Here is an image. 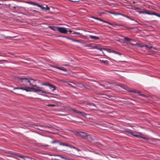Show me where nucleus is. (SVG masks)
Returning a JSON list of instances; mask_svg holds the SVG:
<instances>
[{"mask_svg": "<svg viewBox=\"0 0 160 160\" xmlns=\"http://www.w3.org/2000/svg\"><path fill=\"white\" fill-rule=\"evenodd\" d=\"M16 80L21 85L24 86H28L29 85L33 87L36 85H33L30 82L29 78H26L24 77H17Z\"/></svg>", "mask_w": 160, "mask_h": 160, "instance_id": "obj_1", "label": "nucleus"}, {"mask_svg": "<svg viewBox=\"0 0 160 160\" xmlns=\"http://www.w3.org/2000/svg\"><path fill=\"white\" fill-rule=\"evenodd\" d=\"M24 87H14L13 88V90L16 89L18 90H25L26 92H30L31 90L30 89H32L35 91L36 88L33 87L29 88L27 86H24Z\"/></svg>", "mask_w": 160, "mask_h": 160, "instance_id": "obj_2", "label": "nucleus"}, {"mask_svg": "<svg viewBox=\"0 0 160 160\" xmlns=\"http://www.w3.org/2000/svg\"><path fill=\"white\" fill-rule=\"evenodd\" d=\"M76 132L83 139H87L88 138H91L90 136L83 132L76 131Z\"/></svg>", "mask_w": 160, "mask_h": 160, "instance_id": "obj_3", "label": "nucleus"}, {"mask_svg": "<svg viewBox=\"0 0 160 160\" xmlns=\"http://www.w3.org/2000/svg\"><path fill=\"white\" fill-rule=\"evenodd\" d=\"M63 37L65 38L68 39L72 40V41L73 42H77L79 43H81L82 44H84L86 43L85 42H83L82 41L80 40L75 39L73 38H70L69 37H66L65 36Z\"/></svg>", "mask_w": 160, "mask_h": 160, "instance_id": "obj_4", "label": "nucleus"}, {"mask_svg": "<svg viewBox=\"0 0 160 160\" xmlns=\"http://www.w3.org/2000/svg\"><path fill=\"white\" fill-rule=\"evenodd\" d=\"M58 31H59L60 32L63 33H67L68 31L66 28H62L58 27H57Z\"/></svg>", "mask_w": 160, "mask_h": 160, "instance_id": "obj_5", "label": "nucleus"}, {"mask_svg": "<svg viewBox=\"0 0 160 160\" xmlns=\"http://www.w3.org/2000/svg\"><path fill=\"white\" fill-rule=\"evenodd\" d=\"M35 92H39L40 94H43V93H45L46 94H51V93L48 92H46V91H44L40 89H37L36 88V90H35Z\"/></svg>", "mask_w": 160, "mask_h": 160, "instance_id": "obj_6", "label": "nucleus"}, {"mask_svg": "<svg viewBox=\"0 0 160 160\" xmlns=\"http://www.w3.org/2000/svg\"><path fill=\"white\" fill-rule=\"evenodd\" d=\"M39 6L40 7H38L41 8L43 11H46L47 10H49L50 9V8L47 5H46L45 7H44L42 6L41 4H39Z\"/></svg>", "mask_w": 160, "mask_h": 160, "instance_id": "obj_7", "label": "nucleus"}, {"mask_svg": "<svg viewBox=\"0 0 160 160\" xmlns=\"http://www.w3.org/2000/svg\"><path fill=\"white\" fill-rule=\"evenodd\" d=\"M18 157L20 158H21L24 160H31V159L30 157L24 156L23 155L22 156H18Z\"/></svg>", "mask_w": 160, "mask_h": 160, "instance_id": "obj_8", "label": "nucleus"}, {"mask_svg": "<svg viewBox=\"0 0 160 160\" xmlns=\"http://www.w3.org/2000/svg\"><path fill=\"white\" fill-rule=\"evenodd\" d=\"M49 87V89L52 90L53 91L56 89V87L53 85L50 84Z\"/></svg>", "mask_w": 160, "mask_h": 160, "instance_id": "obj_9", "label": "nucleus"}, {"mask_svg": "<svg viewBox=\"0 0 160 160\" xmlns=\"http://www.w3.org/2000/svg\"><path fill=\"white\" fill-rule=\"evenodd\" d=\"M57 27H55L54 26H49L48 27V28H50L51 30L54 31H56V30H58V28Z\"/></svg>", "mask_w": 160, "mask_h": 160, "instance_id": "obj_10", "label": "nucleus"}, {"mask_svg": "<svg viewBox=\"0 0 160 160\" xmlns=\"http://www.w3.org/2000/svg\"><path fill=\"white\" fill-rule=\"evenodd\" d=\"M92 48L96 49H97L99 50H100V51H102V50H106V49H105V48H99L97 46H93Z\"/></svg>", "mask_w": 160, "mask_h": 160, "instance_id": "obj_11", "label": "nucleus"}, {"mask_svg": "<svg viewBox=\"0 0 160 160\" xmlns=\"http://www.w3.org/2000/svg\"><path fill=\"white\" fill-rule=\"evenodd\" d=\"M89 37L90 38L93 39L95 40H98L100 39V38L99 37H96L95 36L90 35Z\"/></svg>", "mask_w": 160, "mask_h": 160, "instance_id": "obj_12", "label": "nucleus"}, {"mask_svg": "<svg viewBox=\"0 0 160 160\" xmlns=\"http://www.w3.org/2000/svg\"><path fill=\"white\" fill-rule=\"evenodd\" d=\"M28 3L29 4H31L33 5L34 6L36 5L37 6L40 7L39 4L37 3H36L35 2H28Z\"/></svg>", "mask_w": 160, "mask_h": 160, "instance_id": "obj_13", "label": "nucleus"}, {"mask_svg": "<svg viewBox=\"0 0 160 160\" xmlns=\"http://www.w3.org/2000/svg\"><path fill=\"white\" fill-rule=\"evenodd\" d=\"M76 86L81 88H86L85 86L81 83H78L76 84Z\"/></svg>", "mask_w": 160, "mask_h": 160, "instance_id": "obj_14", "label": "nucleus"}, {"mask_svg": "<svg viewBox=\"0 0 160 160\" xmlns=\"http://www.w3.org/2000/svg\"><path fill=\"white\" fill-rule=\"evenodd\" d=\"M57 69H58L60 70H62V71H64L65 72L67 71V70L65 68H64L63 67H57Z\"/></svg>", "mask_w": 160, "mask_h": 160, "instance_id": "obj_15", "label": "nucleus"}, {"mask_svg": "<svg viewBox=\"0 0 160 160\" xmlns=\"http://www.w3.org/2000/svg\"><path fill=\"white\" fill-rule=\"evenodd\" d=\"M59 144L60 145H62L63 146H65L67 147H68V144L66 143H63L61 142H59Z\"/></svg>", "mask_w": 160, "mask_h": 160, "instance_id": "obj_16", "label": "nucleus"}, {"mask_svg": "<svg viewBox=\"0 0 160 160\" xmlns=\"http://www.w3.org/2000/svg\"><path fill=\"white\" fill-rule=\"evenodd\" d=\"M138 12L140 14H147L148 15L149 14V12H147L146 11H140Z\"/></svg>", "mask_w": 160, "mask_h": 160, "instance_id": "obj_17", "label": "nucleus"}, {"mask_svg": "<svg viewBox=\"0 0 160 160\" xmlns=\"http://www.w3.org/2000/svg\"><path fill=\"white\" fill-rule=\"evenodd\" d=\"M112 52L115 53V54L118 55H120L121 54L120 52H118L117 51H116L114 50H112Z\"/></svg>", "mask_w": 160, "mask_h": 160, "instance_id": "obj_18", "label": "nucleus"}, {"mask_svg": "<svg viewBox=\"0 0 160 160\" xmlns=\"http://www.w3.org/2000/svg\"><path fill=\"white\" fill-rule=\"evenodd\" d=\"M78 114H79L81 115L83 117H85L87 115V114L84 113V112L79 111V112Z\"/></svg>", "mask_w": 160, "mask_h": 160, "instance_id": "obj_19", "label": "nucleus"}, {"mask_svg": "<svg viewBox=\"0 0 160 160\" xmlns=\"http://www.w3.org/2000/svg\"><path fill=\"white\" fill-rule=\"evenodd\" d=\"M144 47L146 48L150 49L152 47V46L151 45H144Z\"/></svg>", "mask_w": 160, "mask_h": 160, "instance_id": "obj_20", "label": "nucleus"}, {"mask_svg": "<svg viewBox=\"0 0 160 160\" xmlns=\"http://www.w3.org/2000/svg\"><path fill=\"white\" fill-rule=\"evenodd\" d=\"M70 110L71 111H72L73 112H76L77 113H78L79 112V111H78L76 109H70Z\"/></svg>", "mask_w": 160, "mask_h": 160, "instance_id": "obj_21", "label": "nucleus"}, {"mask_svg": "<svg viewBox=\"0 0 160 160\" xmlns=\"http://www.w3.org/2000/svg\"><path fill=\"white\" fill-rule=\"evenodd\" d=\"M118 86L124 89L127 90L125 87L122 85L119 84L118 85Z\"/></svg>", "mask_w": 160, "mask_h": 160, "instance_id": "obj_22", "label": "nucleus"}, {"mask_svg": "<svg viewBox=\"0 0 160 160\" xmlns=\"http://www.w3.org/2000/svg\"><path fill=\"white\" fill-rule=\"evenodd\" d=\"M50 84L48 82H44L42 84V85L45 86H49Z\"/></svg>", "mask_w": 160, "mask_h": 160, "instance_id": "obj_23", "label": "nucleus"}, {"mask_svg": "<svg viewBox=\"0 0 160 160\" xmlns=\"http://www.w3.org/2000/svg\"><path fill=\"white\" fill-rule=\"evenodd\" d=\"M150 15H154L155 16L157 15V13L155 12H149Z\"/></svg>", "mask_w": 160, "mask_h": 160, "instance_id": "obj_24", "label": "nucleus"}, {"mask_svg": "<svg viewBox=\"0 0 160 160\" xmlns=\"http://www.w3.org/2000/svg\"><path fill=\"white\" fill-rule=\"evenodd\" d=\"M68 147H69L71 148H74L75 149H76V147H75L74 146L70 144H68Z\"/></svg>", "mask_w": 160, "mask_h": 160, "instance_id": "obj_25", "label": "nucleus"}, {"mask_svg": "<svg viewBox=\"0 0 160 160\" xmlns=\"http://www.w3.org/2000/svg\"><path fill=\"white\" fill-rule=\"evenodd\" d=\"M72 34H73L81 35V34L80 33H79V32H73L72 33Z\"/></svg>", "mask_w": 160, "mask_h": 160, "instance_id": "obj_26", "label": "nucleus"}, {"mask_svg": "<svg viewBox=\"0 0 160 160\" xmlns=\"http://www.w3.org/2000/svg\"><path fill=\"white\" fill-rule=\"evenodd\" d=\"M133 136L138 138H140L141 137V136H140V135H138L133 134Z\"/></svg>", "mask_w": 160, "mask_h": 160, "instance_id": "obj_27", "label": "nucleus"}, {"mask_svg": "<svg viewBox=\"0 0 160 160\" xmlns=\"http://www.w3.org/2000/svg\"><path fill=\"white\" fill-rule=\"evenodd\" d=\"M129 39H130V38H129L127 37H124V40H125L127 41H129Z\"/></svg>", "mask_w": 160, "mask_h": 160, "instance_id": "obj_28", "label": "nucleus"}, {"mask_svg": "<svg viewBox=\"0 0 160 160\" xmlns=\"http://www.w3.org/2000/svg\"><path fill=\"white\" fill-rule=\"evenodd\" d=\"M59 141H57V140H55V141H52L51 142V143H58L59 144Z\"/></svg>", "mask_w": 160, "mask_h": 160, "instance_id": "obj_29", "label": "nucleus"}, {"mask_svg": "<svg viewBox=\"0 0 160 160\" xmlns=\"http://www.w3.org/2000/svg\"><path fill=\"white\" fill-rule=\"evenodd\" d=\"M98 84L100 86H101L102 87H103L105 88H106V89H108V88L106 87L105 86H104V85H103V84H100V83H98Z\"/></svg>", "mask_w": 160, "mask_h": 160, "instance_id": "obj_30", "label": "nucleus"}, {"mask_svg": "<svg viewBox=\"0 0 160 160\" xmlns=\"http://www.w3.org/2000/svg\"><path fill=\"white\" fill-rule=\"evenodd\" d=\"M127 18H128L129 19L131 20H132V21H134L135 22H138L137 21H136V20H135L134 19H132V18H130L128 16L127 17Z\"/></svg>", "mask_w": 160, "mask_h": 160, "instance_id": "obj_31", "label": "nucleus"}, {"mask_svg": "<svg viewBox=\"0 0 160 160\" xmlns=\"http://www.w3.org/2000/svg\"><path fill=\"white\" fill-rule=\"evenodd\" d=\"M48 106H50V107H55L56 105L54 104H48L47 105Z\"/></svg>", "mask_w": 160, "mask_h": 160, "instance_id": "obj_32", "label": "nucleus"}, {"mask_svg": "<svg viewBox=\"0 0 160 160\" xmlns=\"http://www.w3.org/2000/svg\"><path fill=\"white\" fill-rule=\"evenodd\" d=\"M118 15H121V16H122L124 17H126L127 18V17L128 16H127L125 15H124L122 14V13H118Z\"/></svg>", "mask_w": 160, "mask_h": 160, "instance_id": "obj_33", "label": "nucleus"}, {"mask_svg": "<svg viewBox=\"0 0 160 160\" xmlns=\"http://www.w3.org/2000/svg\"><path fill=\"white\" fill-rule=\"evenodd\" d=\"M127 132L129 134H131L132 135H133V133L132 132H131L130 131H127Z\"/></svg>", "mask_w": 160, "mask_h": 160, "instance_id": "obj_34", "label": "nucleus"}, {"mask_svg": "<svg viewBox=\"0 0 160 160\" xmlns=\"http://www.w3.org/2000/svg\"><path fill=\"white\" fill-rule=\"evenodd\" d=\"M104 22L108 23V24H110V25H112V26L113 25L112 24V23H110V22H108L106 21H104Z\"/></svg>", "mask_w": 160, "mask_h": 160, "instance_id": "obj_35", "label": "nucleus"}, {"mask_svg": "<svg viewBox=\"0 0 160 160\" xmlns=\"http://www.w3.org/2000/svg\"><path fill=\"white\" fill-rule=\"evenodd\" d=\"M134 92L135 93H138V94H139L140 96H143V95L142 94H140V92H139V91H138V92Z\"/></svg>", "mask_w": 160, "mask_h": 160, "instance_id": "obj_36", "label": "nucleus"}, {"mask_svg": "<svg viewBox=\"0 0 160 160\" xmlns=\"http://www.w3.org/2000/svg\"><path fill=\"white\" fill-rule=\"evenodd\" d=\"M81 38H83V39H85L87 38L86 36L84 35H81Z\"/></svg>", "mask_w": 160, "mask_h": 160, "instance_id": "obj_37", "label": "nucleus"}, {"mask_svg": "<svg viewBox=\"0 0 160 160\" xmlns=\"http://www.w3.org/2000/svg\"><path fill=\"white\" fill-rule=\"evenodd\" d=\"M105 50H106L108 52H112V50H111L110 49H106Z\"/></svg>", "mask_w": 160, "mask_h": 160, "instance_id": "obj_38", "label": "nucleus"}, {"mask_svg": "<svg viewBox=\"0 0 160 160\" xmlns=\"http://www.w3.org/2000/svg\"><path fill=\"white\" fill-rule=\"evenodd\" d=\"M50 66L51 67L56 68H57V67L52 65H50Z\"/></svg>", "mask_w": 160, "mask_h": 160, "instance_id": "obj_39", "label": "nucleus"}, {"mask_svg": "<svg viewBox=\"0 0 160 160\" xmlns=\"http://www.w3.org/2000/svg\"><path fill=\"white\" fill-rule=\"evenodd\" d=\"M129 41H132L134 42H136L135 40L133 39L130 38Z\"/></svg>", "mask_w": 160, "mask_h": 160, "instance_id": "obj_40", "label": "nucleus"}, {"mask_svg": "<svg viewBox=\"0 0 160 160\" xmlns=\"http://www.w3.org/2000/svg\"><path fill=\"white\" fill-rule=\"evenodd\" d=\"M140 138H143L144 139H145V140H147L148 139V138H145V137H142V136H141V137Z\"/></svg>", "mask_w": 160, "mask_h": 160, "instance_id": "obj_41", "label": "nucleus"}, {"mask_svg": "<svg viewBox=\"0 0 160 160\" xmlns=\"http://www.w3.org/2000/svg\"><path fill=\"white\" fill-rule=\"evenodd\" d=\"M118 13H115L113 12L112 13V14L114 15H118Z\"/></svg>", "mask_w": 160, "mask_h": 160, "instance_id": "obj_42", "label": "nucleus"}, {"mask_svg": "<svg viewBox=\"0 0 160 160\" xmlns=\"http://www.w3.org/2000/svg\"><path fill=\"white\" fill-rule=\"evenodd\" d=\"M129 44L132 46H135L136 45V44H133L132 43H130Z\"/></svg>", "mask_w": 160, "mask_h": 160, "instance_id": "obj_43", "label": "nucleus"}, {"mask_svg": "<svg viewBox=\"0 0 160 160\" xmlns=\"http://www.w3.org/2000/svg\"><path fill=\"white\" fill-rule=\"evenodd\" d=\"M51 156H58L59 157L60 155H58V154H55V155H51Z\"/></svg>", "mask_w": 160, "mask_h": 160, "instance_id": "obj_44", "label": "nucleus"}, {"mask_svg": "<svg viewBox=\"0 0 160 160\" xmlns=\"http://www.w3.org/2000/svg\"><path fill=\"white\" fill-rule=\"evenodd\" d=\"M98 20H99L100 21H102V22H104V21H105L104 20H102V19H100V18Z\"/></svg>", "mask_w": 160, "mask_h": 160, "instance_id": "obj_45", "label": "nucleus"}, {"mask_svg": "<svg viewBox=\"0 0 160 160\" xmlns=\"http://www.w3.org/2000/svg\"><path fill=\"white\" fill-rule=\"evenodd\" d=\"M59 157L62 158L63 159H65V157H63V156H61V155H60V156H59Z\"/></svg>", "mask_w": 160, "mask_h": 160, "instance_id": "obj_46", "label": "nucleus"}, {"mask_svg": "<svg viewBox=\"0 0 160 160\" xmlns=\"http://www.w3.org/2000/svg\"><path fill=\"white\" fill-rule=\"evenodd\" d=\"M92 18L94 19H96V20H98L99 18H97V17H92Z\"/></svg>", "mask_w": 160, "mask_h": 160, "instance_id": "obj_47", "label": "nucleus"}, {"mask_svg": "<svg viewBox=\"0 0 160 160\" xmlns=\"http://www.w3.org/2000/svg\"><path fill=\"white\" fill-rule=\"evenodd\" d=\"M107 62V61L106 60H102V62L103 63H105L106 62Z\"/></svg>", "mask_w": 160, "mask_h": 160, "instance_id": "obj_48", "label": "nucleus"}, {"mask_svg": "<svg viewBox=\"0 0 160 160\" xmlns=\"http://www.w3.org/2000/svg\"><path fill=\"white\" fill-rule=\"evenodd\" d=\"M107 12L108 13H109L112 14V13H113V12H110V11H107Z\"/></svg>", "mask_w": 160, "mask_h": 160, "instance_id": "obj_49", "label": "nucleus"}, {"mask_svg": "<svg viewBox=\"0 0 160 160\" xmlns=\"http://www.w3.org/2000/svg\"><path fill=\"white\" fill-rule=\"evenodd\" d=\"M64 160H71V159L68 158H65Z\"/></svg>", "mask_w": 160, "mask_h": 160, "instance_id": "obj_50", "label": "nucleus"}, {"mask_svg": "<svg viewBox=\"0 0 160 160\" xmlns=\"http://www.w3.org/2000/svg\"><path fill=\"white\" fill-rule=\"evenodd\" d=\"M92 105L93 106H94L95 107H96V105H95V104H94V103H92Z\"/></svg>", "mask_w": 160, "mask_h": 160, "instance_id": "obj_51", "label": "nucleus"}, {"mask_svg": "<svg viewBox=\"0 0 160 160\" xmlns=\"http://www.w3.org/2000/svg\"><path fill=\"white\" fill-rule=\"evenodd\" d=\"M77 151H80V149H79L77 148H76V149H75Z\"/></svg>", "mask_w": 160, "mask_h": 160, "instance_id": "obj_52", "label": "nucleus"}, {"mask_svg": "<svg viewBox=\"0 0 160 160\" xmlns=\"http://www.w3.org/2000/svg\"><path fill=\"white\" fill-rule=\"evenodd\" d=\"M156 16H157L158 17H160V14H157V15H156Z\"/></svg>", "mask_w": 160, "mask_h": 160, "instance_id": "obj_53", "label": "nucleus"}, {"mask_svg": "<svg viewBox=\"0 0 160 160\" xmlns=\"http://www.w3.org/2000/svg\"><path fill=\"white\" fill-rule=\"evenodd\" d=\"M68 84L69 85H70V86H72V87L74 88V86H72L71 84Z\"/></svg>", "mask_w": 160, "mask_h": 160, "instance_id": "obj_54", "label": "nucleus"}, {"mask_svg": "<svg viewBox=\"0 0 160 160\" xmlns=\"http://www.w3.org/2000/svg\"><path fill=\"white\" fill-rule=\"evenodd\" d=\"M90 46V44H89V45H88L85 46V47H88V46L89 47V46Z\"/></svg>", "mask_w": 160, "mask_h": 160, "instance_id": "obj_55", "label": "nucleus"}, {"mask_svg": "<svg viewBox=\"0 0 160 160\" xmlns=\"http://www.w3.org/2000/svg\"><path fill=\"white\" fill-rule=\"evenodd\" d=\"M63 65L64 66H68V65H67V64L64 65Z\"/></svg>", "mask_w": 160, "mask_h": 160, "instance_id": "obj_56", "label": "nucleus"}, {"mask_svg": "<svg viewBox=\"0 0 160 160\" xmlns=\"http://www.w3.org/2000/svg\"><path fill=\"white\" fill-rule=\"evenodd\" d=\"M44 146H48V145H44Z\"/></svg>", "mask_w": 160, "mask_h": 160, "instance_id": "obj_57", "label": "nucleus"}, {"mask_svg": "<svg viewBox=\"0 0 160 160\" xmlns=\"http://www.w3.org/2000/svg\"><path fill=\"white\" fill-rule=\"evenodd\" d=\"M13 8H16V7H13Z\"/></svg>", "mask_w": 160, "mask_h": 160, "instance_id": "obj_58", "label": "nucleus"}, {"mask_svg": "<svg viewBox=\"0 0 160 160\" xmlns=\"http://www.w3.org/2000/svg\"><path fill=\"white\" fill-rule=\"evenodd\" d=\"M8 5L10 6V4H9Z\"/></svg>", "mask_w": 160, "mask_h": 160, "instance_id": "obj_59", "label": "nucleus"}, {"mask_svg": "<svg viewBox=\"0 0 160 160\" xmlns=\"http://www.w3.org/2000/svg\"><path fill=\"white\" fill-rule=\"evenodd\" d=\"M38 128V129H40L39 128Z\"/></svg>", "mask_w": 160, "mask_h": 160, "instance_id": "obj_60", "label": "nucleus"}, {"mask_svg": "<svg viewBox=\"0 0 160 160\" xmlns=\"http://www.w3.org/2000/svg\"><path fill=\"white\" fill-rule=\"evenodd\" d=\"M72 83H73L74 84H75V83L73 82H72Z\"/></svg>", "mask_w": 160, "mask_h": 160, "instance_id": "obj_61", "label": "nucleus"}, {"mask_svg": "<svg viewBox=\"0 0 160 160\" xmlns=\"http://www.w3.org/2000/svg\"><path fill=\"white\" fill-rule=\"evenodd\" d=\"M71 160H74V159H72Z\"/></svg>", "mask_w": 160, "mask_h": 160, "instance_id": "obj_62", "label": "nucleus"}]
</instances>
